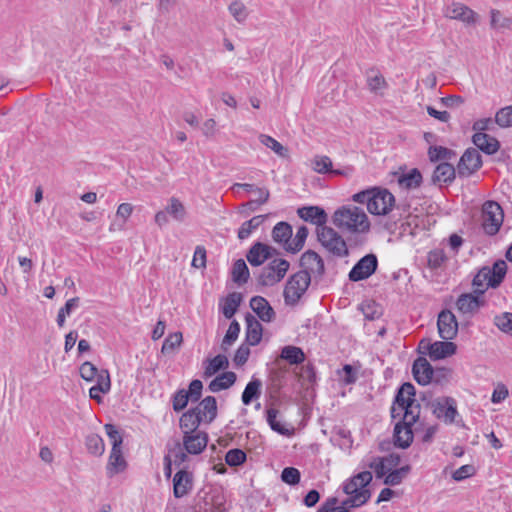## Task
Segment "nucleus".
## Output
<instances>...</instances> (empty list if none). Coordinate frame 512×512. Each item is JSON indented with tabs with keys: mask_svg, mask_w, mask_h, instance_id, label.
<instances>
[{
	"mask_svg": "<svg viewBox=\"0 0 512 512\" xmlns=\"http://www.w3.org/2000/svg\"><path fill=\"white\" fill-rule=\"evenodd\" d=\"M266 244L260 241L253 243V245L249 248L246 253L247 261L253 267L261 266L265 261H267L266 256Z\"/></svg>",
	"mask_w": 512,
	"mask_h": 512,
	"instance_id": "c756f323",
	"label": "nucleus"
},
{
	"mask_svg": "<svg viewBox=\"0 0 512 512\" xmlns=\"http://www.w3.org/2000/svg\"><path fill=\"white\" fill-rule=\"evenodd\" d=\"M297 214L303 221L316 225V229L328 227V215L320 206H302L297 209Z\"/></svg>",
	"mask_w": 512,
	"mask_h": 512,
	"instance_id": "4468645a",
	"label": "nucleus"
},
{
	"mask_svg": "<svg viewBox=\"0 0 512 512\" xmlns=\"http://www.w3.org/2000/svg\"><path fill=\"white\" fill-rule=\"evenodd\" d=\"M194 408L206 424L212 423L217 417V400L214 396H206Z\"/></svg>",
	"mask_w": 512,
	"mask_h": 512,
	"instance_id": "393cba45",
	"label": "nucleus"
},
{
	"mask_svg": "<svg viewBox=\"0 0 512 512\" xmlns=\"http://www.w3.org/2000/svg\"><path fill=\"white\" fill-rule=\"evenodd\" d=\"M378 269V258L376 254L369 253L360 258L352 267L348 278L352 282H359L368 279Z\"/></svg>",
	"mask_w": 512,
	"mask_h": 512,
	"instance_id": "6e6552de",
	"label": "nucleus"
},
{
	"mask_svg": "<svg viewBox=\"0 0 512 512\" xmlns=\"http://www.w3.org/2000/svg\"><path fill=\"white\" fill-rule=\"evenodd\" d=\"M332 221L337 228L352 233H367L371 226L365 211L351 205L338 208L333 214Z\"/></svg>",
	"mask_w": 512,
	"mask_h": 512,
	"instance_id": "f03ea898",
	"label": "nucleus"
},
{
	"mask_svg": "<svg viewBox=\"0 0 512 512\" xmlns=\"http://www.w3.org/2000/svg\"><path fill=\"white\" fill-rule=\"evenodd\" d=\"M104 429L112 444L111 449H121L123 437L118 428L114 424L108 423L105 424Z\"/></svg>",
	"mask_w": 512,
	"mask_h": 512,
	"instance_id": "5fc2aeb1",
	"label": "nucleus"
},
{
	"mask_svg": "<svg viewBox=\"0 0 512 512\" xmlns=\"http://www.w3.org/2000/svg\"><path fill=\"white\" fill-rule=\"evenodd\" d=\"M281 358L292 365H297L304 362L305 354L300 347L288 345L282 348Z\"/></svg>",
	"mask_w": 512,
	"mask_h": 512,
	"instance_id": "79ce46f5",
	"label": "nucleus"
},
{
	"mask_svg": "<svg viewBox=\"0 0 512 512\" xmlns=\"http://www.w3.org/2000/svg\"><path fill=\"white\" fill-rule=\"evenodd\" d=\"M428 404H430L433 415L447 424H452L458 415L457 402L452 397H439Z\"/></svg>",
	"mask_w": 512,
	"mask_h": 512,
	"instance_id": "1a4fd4ad",
	"label": "nucleus"
},
{
	"mask_svg": "<svg viewBox=\"0 0 512 512\" xmlns=\"http://www.w3.org/2000/svg\"><path fill=\"white\" fill-rule=\"evenodd\" d=\"M272 239L275 243L285 247L290 245V240L293 235L292 226L285 221L278 222L272 229Z\"/></svg>",
	"mask_w": 512,
	"mask_h": 512,
	"instance_id": "cd10ccee",
	"label": "nucleus"
},
{
	"mask_svg": "<svg viewBox=\"0 0 512 512\" xmlns=\"http://www.w3.org/2000/svg\"><path fill=\"white\" fill-rule=\"evenodd\" d=\"M473 144L486 155H494L500 149V142L486 133H475L472 136Z\"/></svg>",
	"mask_w": 512,
	"mask_h": 512,
	"instance_id": "b1692460",
	"label": "nucleus"
},
{
	"mask_svg": "<svg viewBox=\"0 0 512 512\" xmlns=\"http://www.w3.org/2000/svg\"><path fill=\"white\" fill-rule=\"evenodd\" d=\"M399 206L395 205L394 195L386 188L372 187V195L370 196V203H368V212L372 215H387L392 209Z\"/></svg>",
	"mask_w": 512,
	"mask_h": 512,
	"instance_id": "423d86ee",
	"label": "nucleus"
},
{
	"mask_svg": "<svg viewBox=\"0 0 512 512\" xmlns=\"http://www.w3.org/2000/svg\"><path fill=\"white\" fill-rule=\"evenodd\" d=\"M231 276L233 282L238 285H243L247 283L250 272L246 262L243 259H237L232 266Z\"/></svg>",
	"mask_w": 512,
	"mask_h": 512,
	"instance_id": "f704fd0d",
	"label": "nucleus"
},
{
	"mask_svg": "<svg viewBox=\"0 0 512 512\" xmlns=\"http://www.w3.org/2000/svg\"><path fill=\"white\" fill-rule=\"evenodd\" d=\"M194 475L192 472L181 469L173 477V495L175 498H182L193 489Z\"/></svg>",
	"mask_w": 512,
	"mask_h": 512,
	"instance_id": "2eb2a0df",
	"label": "nucleus"
},
{
	"mask_svg": "<svg viewBox=\"0 0 512 512\" xmlns=\"http://www.w3.org/2000/svg\"><path fill=\"white\" fill-rule=\"evenodd\" d=\"M503 210L495 201H486L482 206V227L486 234L493 236L498 233L503 223Z\"/></svg>",
	"mask_w": 512,
	"mask_h": 512,
	"instance_id": "0eeeda50",
	"label": "nucleus"
},
{
	"mask_svg": "<svg viewBox=\"0 0 512 512\" xmlns=\"http://www.w3.org/2000/svg\"><path fill=\"white\" fill-rule=\"evenodd\" d=\"M311 283V275L306 270H300L291 275L284 287L283 297L288 306L296 305L307 291Z\"/></svg>",
	"mask_w": 512,
	"mask_h": 512,
	"instance_id": "7ed1b4c3",
	"label": "nucleus"
},
{
	"mask_svg": "<svg viewBox=\"0 0 512 512\" xmlns=\"http://www.w3.org/2000/svg\"><path fill=\"white\" fill-rule=\"evenodd\" d=\"M302 270L314 274V278L320 280L325 274V265L322 257L314 250L305 251L300 258Z\"/></svg>",
	"mask_w": 512,
	"mask_h": 512,
	"instance_id": "f8f14e48",
	"label": "nucleus"
},
{
	"mask_svg": "<svg viewBox=\"0 0 512 512\" xmlns=\"http://www.w3.org/2000/svg\"><path fill=\"white\" fill-rule=\"evenodd\" d=\"M208 439V434L205 431L183 434V447L186 453L198 455L207 447Z\"/></svg>",
	"mask_w": 512,
	"mask_h": 512,
	"instance_id": "dca6fc26",
	"label": "nucleus"
},
{
	"mask_svg": "<svg viewBox=\"0 0 512 512\" xmlns=\"http://www.w3.org/2000/svg\"><path fill=\"white\" fill-rule=\"evenodd\" d=\"M317 239L325 250L335 258L349 255V249L343 237L331 227L316 229Z\"/></svg>",
	"mask_w": 512,
	"mask_h": 512,
	"instance_id": "20e7f679",
	"label": "nucleus"
},
{
	"mask_svg": "<svg viewBox=\"0 0 512 512\" xmlns=\"http://www.w3.org/2000/svg\"><path fill=\"white\" fill-rule=\"evenodd\" d=\"M444 15L447 18L456 19L468 25L475 24L477 21V14L472 9L457 2L447 6Z\"/></svg>",
	"mask_w": 512,
	"mask_h": 512,
	"instance_id": "f3484780",
	"label": "nucleus"
},
{
	"mask_svg": "<svg viewBox=\"0 0 512 512\" xmlns=\"http://www.w3.org/2000/svg\"><path fill=\"white\" fill-rule=\"evenodd\" d=\"M427 352L431 359L440 360L452 356L457 351V345L450 340L427 343Z\"/></svg>",
	"mask_w": 512,
	"mask_h": 512,
	"instance_id": "6ab92c4d",
	"label": "nucleus"
},
{
	"mask_svg": "<svg viewBox=\"0 0 512 512\" xmlns=\"http://www.w3.org/2000/svg\"><path fill=\"white\" fill-rule=\"evenodd\" d=\"M190 398L187 395V391L185 389L177 390L172 396V407L175 412H180L184 410Z\"/></svg>",
	"mask_w": 512,
	"mask_h": 512,
	"instance_id": "bf43d9fd",
	"label": "nucleus"
},
{
	"mask_svg": "<svg viewBox=\"0 0 512 512\" xmlns=\"http://www.w3.org/2000/svg\"><path fill=\"white\" fill-rule=\"evenodd\" d=\"M398 182L401 187L406 189L417 188L422 183V174L417 168H413L408 173L402 174Z\"/></svg>",
	"mask_w": 512,
	"mask_h": 512,
	"instance_id": "4c0bfd02",
	"label": "nucleus"
},
{
	"mask_svg": "<svg viewBox=\"0 0 512 512\" xmlns=\"http://www.w3.org/2000/svg\"><path fill=\"white\" fill-rule=\"evenodd\" d=\"M372 480H373L372 473L370 471L366 470V471H362V472L355 474L354 476H352L351 478L346 480L343 484L352 483L351 490H353V488H356L357 491L370 490L368 488V485L372 482Z\"/></svg>",
	"mask_w": 512,
	"mask_h": 512,
	"instance_id": "58836bf2",
	"label": "nucleus"
},
{
	"mask_svg": "<svg viewBox=\"0 0 512 512\" xmlns=\"http://www.w3.org/2000/svg\"><path fill=\"white\" fill-rule=\"evenodd\" d=\"M490 13V24L493 29L502 30L510 27L511 20L507 17H504L499 10L492 9Z\"/></svg>",
	"mask_w": 512,
	"mask_h": 512,
	"instance_id": "052dcab7",
	"label": "nucleus"
},
{
	"mask_svg": "<svg viewBox=\"0 0 512 512\" xmlns=\"http://www.w3.org/2000/svg\"><path fill=\"white\" fill-rule=\"evenodd\" d=\"M437 328L439 337L443 340H452L457 336L458 321L452 311L443 309L439 312Z\"/></svg>",
	"mask_w": 512,
	"mask_h": 512,
	"instance_id": "9b49d317",
	"label": "nucleus"
},
{
	"mask_svg": "<svg viewBox=\"0 0 512 512\" xmlns=\"http://www.w3.org/2000/svg\"><path fill=\"white\" fill-rule=\"evenodd\" d=\"M267 215H257L252 217L250 220L242 223L240 228L238 229L237 236L240 240L247 239L253 231H255L260 225L263 224Z\"/></svg>",
	"mask_w": 512,
	"mask_h": 512,
	"instance_id": "e433bc0d",
	"label": "nucleus"
},
{
	"mask_svg": "<svg viewBox=\"0 0 512 512\" xmlns=\"http://www.w3.org/2000/svg\"><path fill=\"white\" fill-rule=\"evenodd\" d=\"M182 341L183 336L181 332L170 333L163 342L161 352L165 355L174 353L180 347Z\"/></svg>",
	"mask_w": 512,
	"mask_h": 512,
	"instance_id": "de8ad7c7",
	"label": "nucleus"
},
{
	"mask_svg": "<svg viewBox=\"0 0 512 512\" xmlns=\"http://www.w3.org/2000/svg\"><path fill=\"white\" fill-rule=\"evenodd\" d=\"M487 273H489L488 266L481 267L472 280V286L474 288V294L483 295L487 287L488 277Z\"/></svg>",
	"mask_w": 512,
	"mask_h": 512,
	"instance_id": "c03bdc74",
	"label": "nucleus"
},
{
	"mask_svg": "<svg viewBox=\"0 0 512 512\" xmlns=\"http://www.w3.org/2000/svg\"><path fill=\"white\" fill-rule=\"evenodd\" d=\"M428 158L431 162L436 163L442 160H450L456 156L454 150L446 148L444 146L431 145L428 148Z\"/></svg>",
	"mask_w": 512,
	"mask_h": 512,
	"instance_id": "ea45409f",
	"label": "nucleus"
},
{
	"mask_svg": "<svg viewBox=\"0 0 512 512\" xmlns=\"http://www.w3.org/2000/svg\"><path fill=\"white\" fill-rule=\"evenodd\" d=\"M259 140L263 145L273 150L277 155L281 157L287 156V148H285L279 141H277L273 137L261 134L259 136Z\"/></svg>",
	"mask_w": 512,
	"mask_h": 512,
	"instance_id": "3c124183",
	"label": "nucleus"
},
{
	"mask_svg": "<svg viewBox=\"0 0 512 512\" xmlns=\"http://www.w3.org/2000/svg\"><path fill=\"white\" fill-rule=\"evenodd\" d=\"M126 466H127V463L123 457L122 448L115 449V450L111 449L108 464H107L108 476L112 477L115 474H118V473L124 471Z\"/></svg>",
	"mask_w": 512,
	"mask_h": 512,
	"instance_id": "2f4dec72",
	"label": "nucleus"
},
{
	"mask_svg": "<svg viewBox=\"0 0 512 512\" xmlns=\"http://www.w3.org/2000/svg\"><path fill=\"white\" fill-rule=\"evenodd\" d=\"M367 466L374 471L377 479H384L389 472L384 459L380 456L372 457Z\"/></svg>",
	"mask_w": 512,
	"mask_h": 512,
	"instance_id": "4d7b16f0",
	"label": "nucleus"
},
{
	"mask_svg": "<svg viewBox=\"0 0 512 512\" xmlns=\"http://www.w3.org/2000/svg\"><path fill=\"white\" fill-rule=\"evenodd\" d=\"M85 446L88 452L94 456H101L105 451L103 439L95 433L86 436Z\"/></svg>",
	"mask_w": 512,
	"mask_h": 512,
	"instance_id": "a18cd8bd",
	"label": "nucleus"
},
{
	"mask_svg": "<svg viewBox=\"0 0 512 512\" xmlns=\"http://www.w3.org/2000/svg\"><path fill=\"white\" fill-rule=\"evenodd\" d=\"M201 423L204 421L194 407L184 412L179 419V427L183 434L197 433Z\"/></svg>",
	"mask_w": 512,
	"mask_h": 512,
	"instance_id": "5701e85b",
	"label": "nucleus"
},
{
	"mask_svg": "<svg viewBox=\"0 0 512 512\" xmlns=\"http://www.w3.org/2000/svg\"><path fill=\"white\" fill-rule=\"evenodd\" d=\"M483 165L482 157L475 148H468L460 157L457 165V174L460 178H466L477 172Z\"/></svg>",
	"mask_w": 512,
	"mask_h": 512,
	"instance_id": "9d476101",
	"label": "nucleus"
},
{
	"mask_svg": "<svg viewBox=\"0 0 512 512\" xmlns=\"http://www.w3.org/2000/svg\"><path fill=\"white\" fill-rule=\"evenodd\" d=\"M241 327L237 320H232L222 340L221 350L227 352L229 347L238 339Z\"/></svg>",
	"mask_w": 512,
	"mask_h": 512,
	"instance_id": "49530a36",
	"label": "nucleus"
},
{
	"mask_svg": "<svg viewBox=\"0 0 512 512\" xmlns=\"http://www.w3.org/2000/svg\"><path fill=\"white\" fill-rule=\"evenodd\" d=\"M250 356V348L247 344H241L236 350L233 362L236 366H243Z\"/></svg>",
	"mask_w": 512,
	"mask_h": 512,
	"instance_id": "774afa93",
	"label": "nucleus"
},
{
	"mask_svg": "<svg viewBox=\"0 0 512 512\" xmlns=\"http://www.w3.org/2000/svg\"><path fill=\"white\" fill-rule=\"evenodd\" d=\"M203 383L199 379H194L189 384L187 395L192 403L198 402L202 396Z\"/></svg>",
	"mask_w": 512,
	"mask_h": 512,
	"instance_id": "69168bd1",
	"label": "nucleus"
},
{
	"mask_svg": "<svg viewBox=\"0 0 512 512\" xmlns=\"http://www.w3.org/2000/svg\"><path fill=\"white\" fill-rule=\"evenodd\" d=\"M237 376L232 371H226L216 376L208 385V389L213 392L228 389L236 382Z\"/></svg>",
	"mask_w": 512,
	"mask_h": 512,
	"instance_id": "7c9ffc66",
	"label": "nucleus"
},
{
	"mask_svg": "<svg viewBox=\"0 0 512 512\" xmlns=\"http://www.w3.org/2000/svg\"><path fill=\"white\" fill-rule=\"evenodd\" d=\"M246 453L239 448L230 449L225 455V461L230 467H238L246 462Z\"/></svg>",
	"mask_w": 512,
	"mask_h": 512,
	"instance_id": "8fccbe9b",
	"label": "nucleus"
},
{
	"mask_svg": "<svg viewBox=\"0 0 512 512\" xmlns=\"http://www.w3.org/2000/svg\"><path fill=\"white\" fill-rule=\"evenodd\" d=\"M97 383L94 385L93 391H101L103 394L108 393L111 388L110 375L107 370H101L96 375Z\"/></svg>",
	"mask_w": 512,
	"mask_h": 512,
	"instance_id": "0e129e2a",
	"label": "nucleus"
},
{
	"mask_svg": "<svg viewBox=\"0 0 512 512\" xmlns=\"http://www.w3.org/2000/svg\"><path fill=\"white\" fill-rule=\"evenodd\" d=\"M250 307L263 322H272L276 313L266 298L254 296L250 299Z\"/></svg>",
	"mask_w": 512,
	"mask_h": 512,
	"instance_id": "412c9836",
	"label": "nucleus"
},
{
	"mask_svg": "<svg viewBox=\"0 0 512 512\" xmlns=\"http://www.w3.org/2000/svg\"><path fill=\"white\" fill-rule=\"evenodd\" d=\"M246 331L245 342L249 346H256L262 339L263 327L261 323L250 313L245 315Z\"/></svg>",
	"mask_w": 512,
	"mask_h": 512,
	"instance_id": "4be33fe9",
	"label": "nucleus"
},
{
	"mask_svg": "<svg viewBox=\"0 0 512 512\" xmlns=\"http://www.w3.org/2000/svg\"><path fill=\"white\" fill-rule=\"evenodd\" d=\"M309 231L308 228L304 225L298 227L296 235L293 240H290V245L285 247V251L295 254L302 250L305 245V241L308 237Z\"/></svg>",
	"mask_w": 512,
	"mask_h": 512,
	"instance_id": "a19ab883",
	"label": "nucleus"
},
{
	"mask_svg": "<svg viewBox=\"0 0 512 512\" xmlns=\"http://www.w3.org/2000/svg\"><path fill=\"white\" fill-rule=\"evenodd\" d=\"M484 305L485 301L481 299V295L474 292L461 294L456 301V307L462 314L472 315Z\"/></svg>",
	"mask_w": 512,
	"mask_h": 512,
	"instance_id": "aec40b11",
	"label": "nucleus"
},
{
	"mask_svg": "<svg viewBox=\"0 0 512 512\" xmlns=\"http://www.w3.org/2000/svg\"><path fill=\"white\" fill-rule=\"evenodd\" d=\"M279 411L275 408H269L266 410V421L274 432H277L283 436H291L293 429L286 428L280 421L277 420Z\"/></svg>",
	"mask_w": 512,
	"mask_h": 512,
	"instance_id": "c9c22d12",
	"label": "nucleus"
},
{
	"mask_svg": "<svg viewBox=\"0 0 512 512\" xmlns=\"http://www.w3.org/2000/svg\"><path fill=\"white\" fill-rule=\"evenodd\" d=\"M352 488V483L343 484V492L348 495V498L342 501L341 507H345L348 512L353 508H359L365 505L371 498L372 492L371 490H359L356 488Z\"/></svg>",
	"mask_w": 512,
	"mask_h": 512,
	"instance_id": "ddd939ff",
	"label": "nucleus"
},
{
	"mask_svg": "<svg viewBox=\"0 0 512 512\" xmlns=\"http://www.w3.org/2000/svg\"><path fill=\"white\" fill-rule=\"evenodd\" d=\"M262 382L259 379L252 378L246 385L242 392L241 400L244 405H249L252 401L258 399L261 396Z\"/></svg>",
	"mask_w": 512,
	"mask_h": 512,
	"instance_id": "72a5a7b5",
	"label": "nucleus"
},
{
	"mask_svg": "<svg viewBox=\"0 0 512 512\" xmlns=\"http://www.w3.org/2000/svg\"><path fill=\"white\" fill-rule=\"evenodd\" d=\"M494 325L502 332L512 336V313L503 312L494 317Z\"/></svg>",
	"mask_w": 512,
	"mask_h": 512,
	"instance_id": "09e8293b",
	"label": "nucleus"
},
{
	"mask_svg": "<svg viewBox=\"0 0 512 512\" xmlns=\"http://www.w3.org/2000/svg\"><path fill=\"white\" fill-rule=\"evenodd\" d=\"M243 300V296L239 292H231L229 293L223 300V304H220L221 312L224 317L227 319H231L237 312L241 302Z\"/></svg>",
	"mask_w": 512,
	"mask_h": 512,
	"instance_id": "c85d7f7f",
	"label": "nucleus"
},
{
	"mask_svg": "<svg viewBox=\"0 0 512 512\" xmlns=\"http://www.w3.org/2000/svg\"><path fill=\"white\" fill-rule=\"evenodd\" d=\"M228 10L230 12V14L234 17V19L238 22V23H243L246 21L247 17H248V11H247V8L246 6L240 2V1H234L232 2L229 7H228Z\"/></svg>",
	"mask_w": 512,
	"mask_h": 512,
	"instance_id": "13d9d810",
	"label": "nucleus"
},
{
	"mask_svg": "<svg viewBox=\"0 0 512 512\" xmlns=\"http://www.w3.org/2000/svg\"><path fill=\"white\" fill-rule=\"evenodd\" d=\"M337 374L344 385H352L358 379L357 370L350 364L343 365L341 370H337Z\"/></svg>",
	"mask_w": 512,
	"mask_h": 512,
	"instance_id": "864d4df0",
	"label": "nucleus"
},
{
	"mask_svg": "<svg viewBox=\"0 0 512 512\" xmlns=\"http://www.w3.org/2000/svg\"><path fill=\"white\" fill-rule=\"evenodd\" d=\"M494 121L501 128L512 127V105L499 109Z\"/></svg>",
	"mask_w": 512,
	"mask_h": 512,
	"instance_id": "603ef678",
	"label": "nucleus"
},
{
	"mask_svg": "<svg viewBox=\"0 0 512 512\" xmlns=\"http://www.w3.org/2000/svg\"><path fill=\"white\" fill-rule=\"evenodd\" d=\"M229 366L228 358L224 354H218L214 358L208 360L205 368L204 376L210 377L220 370H224Z\"/></svg>",
	"mask_w": 512,
	"mask_h": 512,
	"instance_id": "37998d69",
	"label": "nucleus"
},
{
	"mask_svg": "<svg viewBox=\"0 0 512 512\" xmlns=\"http://www.w3.org/2000/svg\"><path fill=\"white\" fill-rule=\"evenodd\" d=\"M447 260V256L443 249H434L428 253V266L431 269L440 268Z\"/></svg>",
	"mask_w": 512,
	"mask_h": 512,
	"instance_id": "e2e57ef3",
	"label": "nucleus"
},
{
	"mask_svg": "<svg viewBox=\"0 0 512 512\" xmlns=\"http://www.w3.org/2000/svg\"><path fill=\"white\" fill-rule=\"evenodd\" d=\"M313 170L320 174H332V161L328 156H316L312 162Z\"/></svg>",
	"mask_w": 512,
	"mask_h": 512,
	"instance_id": "6e6d98bb",
	"label": "nucleus"
},
{
	"mask_svg": "<svg viewBox=\"0 0 512 512\" xmlns=\"http://www.w3.org/2000/svg\"><path fill=\"white\" fill-rule=\"evenodd\" d=\"M167 214L175 221L182 223L185 221L187 211L184 204L176 197H171L164 208Z\"/></svg>",
	"mask_w": 512,
	"mask_h": 512,
	"instance_id": "473e14b6",
	"label": "nucleus"
},
{
	"mask_svg": "<svg viewBox=\"0 0 512 512\" xmlns=\"http://www.w3.org/2000/svg\"><path fill=\"white\" fill-rule=\"evenodd\" d=\"M415 396L414 385L411 382H405L396 390L390 408L391 418L398 419L393 431L394 445L401 449H406L412 444L413 425L420 418L421 405Z\"/></svg>",
	"mask_w": 512,
	"mask_h": 512,
	"instance_id": "f257e3e1",
	"label": "nucleus"
},
{
	"mask_svg": "<svg viewBox=\"0 0 512 512\" xmlns=\"http://www.w3.org/2000/svg\"><path fill=\"white\" fill-rule=\"evenodd\" d=\"M301 473L295 467H285L281 472V480L291 486H295L300 482Z\"/></svg>",
	"mask_w": 512,
	"mask_h": 512,
	"instance_id": "680f3d73",
	"label": "nucleus"
},
{
	"mask_svg": "<svg viewBox=\"0 0 512 512\" xmlns=\"http://www.w3.org/2000/svg\"><path fill=\"white\" fill-rule=\"evenodd\" d=\"M79 372H80V376L85 380V381H93L95 378H96V375H97V372H98V369L97 367L92 364L91 362L89 361H86L84 362L80 368H79Z\"/></svg>",
	"mask_w": 512,
	"mask_h": 512,
	"instance_id": "338daca9",
	"label": "nucleus"
},
{
	"mask_svg": "<svg viewBox=\"0 0 512 512\" xmlns=\"http://www.w3.org/2000/svg\"><path fill=\"white\" fill-rule=\"evenodd\" d=\"M457 174V168H455L452 164L444 161L439 163L432 175L433 183H444L446 185L451 184Z\"/></svg>",
	"mask_w": 512,
	"mask_h": 512,
	"instance_id": "a878e982",
	"label": "nucleus"
},
{
	"mask_svg": "<svg viewBox=\"0 0 512 512\" xmlns=\"http://www.w3.org/2000/svg\"><path fill=\"white\" fill-rule=\"evenodd\" d=\"M290 263L283 258H274L264 266L257 276V284L261 287H271L279 283L286 275Z\"/></svg>",
	"mask_w": 512,
	"mask_h": 512,
	"instance_id": "39448f33",
	"label": "nucleus"
},
{
	"mask_svg": "<svg viewBox=\"0 0 512 512\" xmlns=\"http://www.w3.org/2000/svg\"><path fill=\"white\" fill-rule=\"evenodd\" d=\"M412 374L419 385L425 386L432 382L434 368L425 357H418L412 365Z\"/></svg>",
	"mask_w": 512,
	"mask_h": 512,
	"instance_id": "a211bd4d",
	"label": "nucleus"
},
{
	"mask_svg": "<svg viewBox=\"0 0 512 512\" xmlns=\"http://www.w3.org/2000/svg\"><path fill=\"white\" fill-rule=\"evenodd\" d=\"M507 268V264L503 259L496 260L492 267L488 266L489 273H487V287H491L493 289L498 288L505 279Z\"/></svg>",
	"mask_w": 512,
	"mask_h": 512,
	"instance_id": "bb28decb",
	"label": "nucleus"
}]
</instances>
